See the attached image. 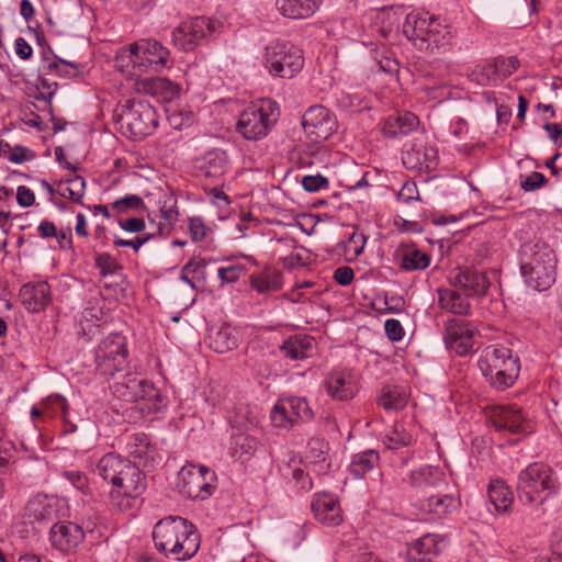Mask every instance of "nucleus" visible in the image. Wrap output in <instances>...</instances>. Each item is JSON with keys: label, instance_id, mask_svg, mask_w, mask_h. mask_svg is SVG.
<instances>
[{"label": "nucleus", "instance_id": "nucleus-56", "mask_svg": "<svg viewBox=\"0 0 562 562\" xmlns=\"http://www.w3.org/2000/svg\"><path fill=\"white\" fill-rule=\"evenodd\" d=\"M328 179L322 175H308L302 179V187L307 192H317L323 188H328Z\"/></svg>", "mask_w": 562, "mask_h": 562}, {"label": "nucleus", "instance_id": "nucleus-14", "mask_svg": "<svg viewBox=\"0 0 562 562\" xmlns=\"http://www.w3.org/2000/svg\"><path fill=\"white\" fill-rule=\"evenodd\" d=\"M302 126L312 142L321 143L336 132L337 120L325 106L313 105L303 114Z\"/></svg>", "mask_w": 562, "mask_h": 562}, {"label": "nucleus", "instance_id": "nucleus-48", "mask_svg": "<svg viewBox=\"0 0 562 562\" xmlns=\"http://www.w3.org/2000/svg\"><path fill=\"white\" fill-rule=\"evenodd\" d=\"M139 385V376L133 373H127L123 376L122 381H117L111 385L113 395L126 403L133 398L135 389Z\"/></svg>", "mask_w": 562, "mask_h": 562}, {"label": "nucleus", "instance_id": "nucleus-60", "mask_svg": "<svg viewBox=\"0 0 562 562\" xmlns=\"http://www.w3.org/2000/svg\"><path fill=\"white\" fill-rule=\"evenodd\" d=\"M397 201L409 203L419 200V192L415 182H405L396 194Z\"/></svg>", "mask_w": 562, "mask_h": 562}, {"label": "nucleus", "instance_id": "nucleus-29", "mask_svg": "<svg viewBox=\"0 0 562 562\" xmlns=\"http://www.w3.org/2000/svg\"><path fill=\"white\" fill-rule=\"evenodd\" d=\"M460 499L448 490L439 487L436 493H426L420 501V508L437 516L446 515L458 509Z\"/></svg>", "mask_w": 562, "mask_h": 562}, {"label": "nucleus", "instance_id": "nucleus-8", "mask_svg": "<svg viewBox=\"0 0 562 562\" xmlns=\"http://www.w3.org/2000/svg\"><path fill=\"white\" fill-rule=\"evenodd\" d=\"M128 58L133 69L139 74L160 72L170 65V52L160 42L153 38H142L123 53Z\"/></svg>", "mask_w": 562, "mask_h": 562}, {"label": "nucleus", "instance_id": "nucleus-46", "mask_svg": "<svg viewBox=\"0 0 562 562\" xmlns=\"http://www.w3.org/2000/svg\"><path fill=\"white\" fill-rule=\"evenodd\" d=\"M308 453L307 459L311 463L318 467V471L323 472L329 469L328 443L323 439L312 438L308 440Z\"/></svg>", "mask_w": 562, "mask_h": 562}, {"label": "nucleus", "instance_id": "nucleus-10", "mask_svg": "<svg viewBox=\"0 0 562 562\" xmlns=\"http://www.w3.org/2000/svg\"><path fill=\"white\" fill-rule=\"evenodd\" d=\"M215 474L207 467L187 464L178 473L177 487L190 499H205L214 488Z\"/></svg>", "mask_w": 562, "mask_h": 562}, {"label": "nucleus", "instance_id": "nucleus-63", "mask_svg": "<svg viewBox=\"0 0 562 562\" xmlns=\"http://www.w3.org/2000/svg\"><path fill=\"white\" fill-rule=\"evenodd\" d=\"M119 226L128 233H140L145 229L146 224L143 218L139 217H131L119 221Z\"/></svg>", "mask_w": 562, "mask_h": 562}, {"label": "nucleus", "instance_id": "nucleus-19", "mask_svg": "<svg viewBox=\"0 0 562 562\" xmlns=\"http://www.w3.org/2000/svg\"><path fill=\"white\" fill-rule=\"evenodd\" d=\"M63 503L55 497L36 495L25 506V515L31 521L38 524H54L60 518Z\"/></svg>", "mask_w": 562, "mask_h": 562}, {"label": "nucleus", "instance_id": "nucleus-31", "mask_svg": "<svg viewBox=\"0 0 562 562\" xmlns=\"http://www.w3.org/2000/svg\"><path fill=\"white\" fill-rule=\"evenodd\" d=\"M133 398L130 403H139L140 411L157 412L162 405V396L160 391L154 383L139 378V385L132 394Z\"/></svg>", "mask_w": 562, "mask_h": 562}, {"label": "nucleus", "instance_id": "nucleus-12", "mask_svg": "<svg viewBox=\"0 0 562 562\" xmlns=\"http://www.w3.org/2000/svg\"><path fill=\"white\" fill-rule=\"evenodd\" d=\"M216 26L215 21L204 16L190 19L173 30L172 42L182 50H193L202 40L215 33Z\"/></svg>", "mask_w": 562, "mask_h": 562}, {"label": "nucleus", "instance_id": "nucleus-24", "mask_svg": "<svg viewBox=\"0 0 562 562\" xmlns=\"http://www.w3.org/2000/svg\"><path fill=\"white\" fill-rule=\"evenodd\" d=\"M200 535L193 524L184 519L182 528L176 538L170 555L177 561H187L193 558L200 549Z\"/></svg>", "mask_w": 562, "mask_h": 562}, {"label": "nucleus", "instance_id": "nucleus-26", "mask_svg": "<svg viewBox=\"0 0 562 562\" xmlns=\"http://www.w3.org/2000/svg\"><path fill=\"white\" fill-rule=\"evenodd\" d=\"M19 296L30 313H40L50 302V286L45 281L25 283L21 286Z\"/></svg>", "mask_w": 562, "mask_h": 562}, {"label": "nucleus", "instance_id": "nucleus-25", "mask_svg": "<svg viewBox=\"0 0 562 562\" xmlns=\"http://www.w3.org/2000/svg\"><path fill=\"white\" fill-rule=\"evenodd\" d=\"M445 539L435 533H426L407 546V558L413 562H430L443 549Z\"/></svg>", "mask_w": 562, "mask_h": 562}, {"label": "nucleus", "instance_id": "nucleus-11", "mask_svg": "<svg viewBox=\"0 0 562 562\" xmlns=\"http://www.w3.org/2000/svg\"><path fill=\"white\" fill-rule=\"evenodd\" d=\"M314 414L303 397L286 396L279 398L270 412V419L276 427L288 428L299 422H310Z\"/></svg>", "mask_w": 562, "mask_h": 562}, {"label": "nucleus", "instance_id": "nucleus-55", "mask_svg": "<svg viewBox=\"0 0 562 562\" xmlns=\"http://www.w3.org/2000/svg\"><path fill=\"white\" fill-rule=\"evenodd\" d=\"M548 182L546 176L538 171H532L520 181V189L525 192H532L542 187Z\"/></svg>", "mask_w": 562, "mask_h": 562}, {"label": "nucleus", "instance_id": "nucleus-64", "mask_svg": "<svg viewBox=\"0 0 562 562\" xmlns=\"http://www.w3.org/2000/svg\"><path fill=\"white\" fill-rule=\"evenodd\" d=\"M16 202L21 207L32 206L35 202V194L30 188L19 186L16 189Z\"/></svg>", "mask_w": 562, "mask_h": 562}, {"label": "nucleus", "instance_id": "nucleus-59", "mask_svg": "<svg viewBox=\"0 0 562 562\" xmlns=\"http://www.w3.org/2000/svg\"><path fill=\"white\" fill-rule=\"evenodd\" d=\"M64 476L79 491L83 494L89 493V481L87 475L80 471H65Z\"/></svg>", "mask_w": 562, "mask_h": 562}, {"label": "nucleus", "instance_id": "nucleus-41", "mask_svg": "<svg viewBox=\"0 0 562 562\" xmlns=\"http://www.w3.org/2000/svg\"><path fill=\"white\" fill-rule=\"evenodd\" d=\"M487 493L491 503L497 512L506 513L512 507L514 494L504 480H492Z\"/></svg>", "mask_w": 562, "mask_h": 562}, {"label": "nucleus", "instance_id": "nucleus-6", "mask_svg": "<svg viewBox=\"0 0 562 562\" xmlns=\"http://www.w3.org/2000/svg\"><path fill=\"white\" fill-rule=\"evenodd\" d=\"M303 65L302 49L289 41L276 40L265 47L263 67L272 77L291 79Z\"/></svg>", "mask_w": 562, "mask_h": 562}, {"label": "nucleus", "instance_id": "nucleus-44", "mask_svg": "<svg viewBox=\"0 0 562 562\" xmlns=\"http://www.w3.org/2000/svg\"><path fill=\"white\" fill-rule=\"evenodd\" d=\"M378 403L386 411H398L406 406L407 396L401 387L386 385L382 387Z\"/></svg>", "mask_w": 562, "mask_h": 562}, {"label": "nucleus", "instance_id": "nucleus-9", "mask_svg": "<svg viewBox=\"0 0 562 562\" xmlns=\"http://www.w3.org/2000/svg\"><path fill=\"white\" fill-rule=\"evenodd\" d=\"M125 336L113 333L106 336L94 350L95 371L102 376H114L128 364Z\"/></svg>", "mask_w": 562, "mask_h": 562}, {"label": "nucleus", "instance_id": "nucleus-45", "mask_svg": "<svg viewBox=\"0 0 562 562\" xmlns=\"http://www.w3.org/2000/svg\"><path fill=\"white\" fill-rule=\"evenodd\" d=\"M400 268L405 271L425 270L430 257L416 248H407L398 255Z\"/></svg>", "mask_w": 562, "mask_h": 562}, {"label": "nucleus", "instance_id": "nucleus-5", "mask_svg": "<svg viewBox=\"0 0 562 562\" xmlns=\"http://www.w3.org/2000/svg\"><path fill=\"white\" fill-rule=\"evenodd\" d=\"M280 117V109L271 99L251 103L243 110L236 123V131L248 140L265 138Z\"/></svg>", "mask_w": 562, "mask_h": 562}, {"label": "nucleus", "instance_id": "nucleus-36", "mask_svg": "<svg viewBox=\"0 0 562 562\" xmlns=\"http://www.w3.org/2000/svg\"><path fill=\"white\" fill-rule=\"evenodd\" d=\"M409 483L412 486L420 488L424 495L431 493L430 488L443 487V490H449L448 483L443 480L440 471L430 467L413 471L409 475Z\"/></svg>", "mask_w": 562, "mask_h": 562}, {"label": "nucleus", "instance_id": "nucleus-7", "mask_svg": "<svg viewBox=\"0 0 562 562\" xmlns=\"http://www.w3.org/2000/svg\"><path fill=\"white\" fill-rule=\"evenodd\" d=\"M117 122L126 137L140 140L154 133L158 126V115L147 101L127 100L122 106Z\"/></svg>", "mask_w": 562, "mask_h": 562}, {"label": "nucleus", "instance_id": "nucleus-1", "mask_svg": "<svg viewBox=\"0 0 562 562\" xmlns=\"http://www.w3.org/2000/svg\"><path fill=\"white\" fill-rule=\"evenodd\" d=\"M93 471L111 484L110 502L121 512L132 509L147 488L146 475L139 467L115 452L102 456Z\"/></svg>", "mask_w": 562, "mask_h": 562}, {"label": "nucleus", "instance_id": "nucleus-35", "mask_svg": "<svg viewBox=\"0 0 562 562\" xmlns=\"http://www.w3.org/2000/svg\"><path fill=\"white\" fill-rule=\"evenodd\" d=\"M207 339L210 348L218 353H224L237 348L239 342L237 331L226 324L212 327L209 330Z\"/></svg>", "mask_w": 562, "mask_h": 562}, {"label": "nucleus", "instance_id": "nucleus-16", "mask_svg": "<svg viewBox=\"0 0 562 562\" xmlns=\"http://www.w3.org/2000/svg\"><path fill=\"white\" fill-rule=\"evenodd\" d=\"M475 328L462 319L452 318L446 323L445 341L451 351L464 357L473 351Z\"/></svg>", "mask_w": 562, "mask_h": 562}, {"label": "nucleus", "instance_id": "nucleus-37", "mask_svg": "<svg viewBox=\"0 0 562 562\" xmlns=\"http://www.w3.org/2000/svg\"><path fill=\"white\" fill-rule=\"evenodd\" d=\"M322 0H277L276 5L283 16L307 19L321 7Z\"/></svg>", "mask_w": 562, "mask_h": 562}, {"label": "nucleus", "instance_id": "nucleus-42", "mask_svg": "<svg viewBox=\"0 0 562 562\" xmlns=\"http://www.w3.org/2000/svg\"><path fill=\"white\" fill-rule=\"evenodd\" d=\"M161 222L157 225V231L160 236L170 233L179 218V209L177 199L170 194L161 202L160 209Z\"/></svg>", "mask_w": 562, "mask_h": 562}, {"label": "nucleus", "instance_id": "nucleus-34", "mask_svg": "<svg viewBox=\"0 0 562 562\" xmlns=\"http://www.w3.org/2000/svg\"><path fill=\"white\" fill-rule=\"evenodd\" d=\"M431 16L428 12H411L406 15L402 27L403 34L416 47L425 40Z\"/></svg>", "mask_w": 562, "mask_h": 562}, {"label": "nucleus", "instance_id": "nucleus-13", "mask_svg": "<svg viewBox=\"0 0 562 562\" xmlns=\"http://www.w3.org/2000/svg\"><path fill=\"white\" fill-rule=\"evenodd\" d=\"M402 161L407 170L429 172L435 170L438 165V151L422 135L404 145Z\"/></svg>", "mask_w": 562, "mask_h": 562}, {"label": "nucleus", "instance_id": "nucleus-33", "mask_svg": "<svg viewBox=\"0 0 562 562\" xmlns=\"http://www.w3.org/2000/svg\"><path fill=\"white\" fill-rule=\"evenodd\" d=\"M419 124L418 117L411 112H403L390 115L383 123V134L389 137L405 136L414 131Z\"/></svg>", "mask_w": 562, "mask_h": 562}, {"label": "nucleus", "instance_id": "nucleus-18", "mask_svg": "<svg viewBox=\"0 0 562 562\" xmlns=\"http://www.w3.org/2000/svg\"><path fill=\"white\" fill-rule=\"evenodd\" d=\"M450 280L454 288L461 290L469 297L484 295L491 285L485 272L468 267L454 269Z\"/></svg>", "mask_w": 562, "mask_h": 562}, {"label": "nucleus", "instance_id": "nucleus-57", "mask_svg": "<svg viewBox=\"0 0 562 562\" xmlns=\"http://www.w3.org/2000/svg\"><path fill=\"white\" fill-rule=\"evenodd\" d=\"M189 232L193 241H201L206 237L207 227L200 216L189 218Z\"/></svg>", "mask_w": 562, "mask_h": 562}, {"label": "nucleus", "instance_id": "nucleus-49", "mask_svg": "<svg viewBox=\"0 0 562 562\" xmlns=\"http://www.w3.org/2000/svg\"><path fill=\"white\" fill-rule=\"evenodd\" d=\"M258 440L247 434H237L233 437L232 446L235 454L245 460L249 459L258 449Z\"/></svg>", "mask_w": 562, "mask_h": 562}, {"label": "nucleus", "instance_id": "nucleus-62", "mask_svg": "<svg viewBox=\"0 0 562 562\" xmlns=\"http://www.w3.org/2000/svg\"><path fill=\"white\" fill-rule=\"evenodd\" d=\"M341 105L350 108L352 111H361L367 108L363 100L358 94L342 92L339 99Z\"/></svg>", "mask_w": 562, "mask_h": 562}, {"label": "nucleus", "instance_id": "nucleus-28", "mask_svg": "<svg viewBox=\"0 0 562 562\" xmlns=\"http://www.w3.org/2000/svg\"><path fill=\"white\" fill-rule=\"evenodd\" d=\"M315 518L328 526H338L342 521L341 508L333 494H317L312 502Z\"/></svg>", "mask_w": 562, "mask_h": 562}, {"label": "nucleus", "instance_id": "nucleus-47", "mask_svg": "<svg viewBox=\"0 0 562 562\" xmlns=\"http://www.w3.org/2000/svg\"><path fill=\"white\" fill-rule=\"evenodd\" d=\"M85 179L80 176H72L59 182L57 192L65 199H69L74 202H80L85 195Z\"/></svg>", "mask_w": 562, "mask_h": 562}, {"label": "nucleus", "instance_id": "nucleus-27", "mask_svg": "<svg viewBox=\"0 0 562 562\" xmlns=\"http://www.w3.org/2000/svg\"><path fill=\"white\" fill-rule=\"evenodd\" d=\"M453 32L451 26L443 23L439 16L432 15L430 25L427 30L426 37L423 42L417 44V48L420 50H439L446 49L452 42Z\"/></svg>", "mask_w": 562, "mask_h": 562}, {"label": "nucleus", "instance_id": "nucleus-50", "mask_svg": "<svg viewBox=\"0 0 562 562\" xmlns=\"http://www.w3.org/2000/svg\"><path fill=\"white\" fill-rule=\"evenodd\" d=\"M94 263L102 277L114 276L123 270V266L109 252L95 254Z\"/></svg>", "mask_w": 562, "mask_h": 562}, {"label": "nucleus", "instance_id": "nucleus-51", "mask_svg": "<svg viewBox=\"0 0 562 562\" xmlns=\"http://www.w3.org/2000/svg\"><path fill=\"white\" fill-rule=\"evenodd\" d=\"M413 441L412 435L405 431L403 427L394 426L389 434L384 436V445L392 450L409 446Z\"/></svg>", "mask_w": 562, "mask_h": 562}, {"label": "nucleus", "instance_id": "nucleus-20", "mask_svg": "<svg viewBox=\"0 0 562 562\" xmlns=\"http://www.w3.org/2000/svg\"><path fill=\"white\" fill-rule=\"evenodd\" d=\"M228 167L226 151L215 148L196 161L198 176L210 183L220 184Z\"/></svg>", "mask_w": 562, "mask_h": 562}, {"label": "nucleus", "instance_id": "nucleus-39", "mask_svg": "<svg viewBox=\"0 0 562 562\" xmlns=\"http://www.w3.org/2000/svg\"><path fill=\"white\" fill-rule=\"evenodd\" d=\"M315 347V340L311 336H293L283 341L280 350L285 358L303 360L311 357Z\"/></svg>", "mask_w": 562, "mask_h": 562}, {"label": "nucleus", "instance_id": "nucleus-58", "mask_svg": "<svg viewBox=\"0 0 562 562\" xmlns=\"http://www.w3.org/2000/svg\"><path fill=\"white\" fill-rule=\"evenodd\" d=\"M245 271L243 265H232L229 267H221L217 270V276L225 283H235L241 273Z\"/></svg>", "mask_w": 562, "mask_h": 562}, {"label": "nucleus", "instance_id": "nucleus-32", "mask_svg": "<svg viewBox=\"0 0 562 562\" xmlns=\"http://www.w3.org/2000/svg\"><path fill=\"white\" fill-rule=\"evenodd\" d=\"M133 398L130 403H139L140 411L157 412L162 405V396L160 391L154 383L139 378V385L132 394Z\"/></svg>", "mask_w": 562, "mask_h": 562}, {"label": "nucleus", "instance_id": "nucleus-23", "mask_svg": "<svg viewBox=\"0 0 562 562\" xmlns=\"http://www.w3.org/2000/svg\"><path fill=\"white\" fill-rule=\"evenodd\" d=\"M184 518L169 516L160 519L154 527L153 540L158 551L166 557L170 555L176 538L182 528Z\"/></svg>", "mask_w": 562, "mask_h": 562}, {"label": "nucleus", "instance_id": "nucleus-15", "mask_svg": "<svg viewBox=\"0 0 562 562\" xmlns=\"http://www.w3.org/2000/svg\"><path fill=\"white\" fill-rule=\"evenodd\" d=\"M490 419L497 431H506L516 435L531 431L527 416L521 407L516 404L495 406L491 412Z\"/></svg>", "mask_w": 562, "mask_h": 562}, {"label": "nucleus", "instance_id": "nucleus-17", "mask_svg": "<svg viewBox=\"0 0 562 562\" xmlns=\"http://www.w3.org/2000/svg\"><path fill=\"white\" fill-rule=\"evenodd\" d=\"M86 531L82 525L68 520H57L49 530L52 546L63 552L77 548L85 540Z\"/></svg>", "mask_w": 562, "mask_h": 562}, {"label": "nucleus", "instance_id": "nucleus-61", "mask_svg": "<svg viewBox=\"0 0 562 562\" xmlns=\"http://www.w3.org/2000/svg\"><path fill=\"white\" fill-rule=\"evenodd\" d=\"M384 329L387 338L392 341H400L404 337L403 326L397 319H386L384 324Z\"/></svg>", "mask_w": 562, "mask_h": 562}, {"label": "nucleus", "instance_id": "nucleus-3", "mask_svg": "<svg viewBox=\"0 0 562 562\" xmlns=\"http://www.w3.org/2000/svg\"><path fill=\"white\" fill-rule=\"evenodd\" d=\"M560 488L557 472L542 462H533L518 473L516 492L524 505H535L540 510L548 496L555 495Z\"/></svg>", "mask_w": 562, "mask_h": 562}, {"label": "nucleus", "instance_id": "nucleus-54", "mask_svg": "<svg viewBox=\"0 0 562 562\" xmlns=\"http://www.w3.org/2000/svg\"><path fill=\"white\" fill-rule=\"evenodd\" d=\"M374 59L380 71L389 75H394L398 71V61L393 56L389 55L385 48L376 50Z\"/></svg>", "mask_w": 562, "mask_h": 562}, {"label": "nucleus", "instance_id": "nucleus-40", "mask_svg": "<svg viewBox=\"0 0 562 562\" xmlns=\"http://www.w3.org/2000/svg\"><path fill=\"white\" fill-rule=\"evenodd\" d=\"M250 286L260 294L279 291L282 288V273L267 266L250 276Z\"/></svg>", "mask_w": 562, "mask_h": 562}, {"label": "nucleus", "instance_id": "nucleus-52", "mask_svg": "<svg viewBox=\"0 0 562 562\" xmlns=\"http://www.w3.org/2000/svg\"><path fill=\"white\" fill-rule=\"evenodd\" d=\"M128 453L135 459L144 458L149 450V441L145 434L132 435L126 443Z\"/></svg>", "mask_w": 562, "mask_h": 562}, {"label": "nucleus", "instance_id": "nucleus-4", "mask_svg": "<svg viewBox=\"0 0 562 562\" xmlns=\"http://www.w3.org/2000/svg\"><path fill=\"white\" fill-rule=\"evenodd\" d=\"M477 366L486 381L494 389L501 391L512 386L520 371L519 358L504 346L486 347Z\"/></svg>", "mask_w": 562, "mask_h": 562}, {"label": "nucleus", "instance_id": "nucleus-21", "mask_svg": "<svg viewBox=\"0 0 562 562\" xmlns=\"http://www.w3.org/2000/svg\"><path fill=\"white\" fill-rule=\"evenodd\" d=\"M519 66L520 63L515 56H498L475 70L474 75L481 77L477 79L481 85H491L509 77Z\"/></svg>", "mask_w": 562, "mask_h": 562}, {"label": "nucleus", "instance_id": "nucleus-38", "mask_svg": "<svg viewBox=\"0 0 562 562\" xmlns=\"http://www.w3.org/2000/svg\"><path fill=\"white\" fill-rule=\"evenodd\" d=\"M461 290L456 289H439L438 290V304L442 310H446L456 315H468L470 313L469 296L460 293Z\"/></svg>", "mask_w": 562, "mask_h": 562}, {"label": "nucleus", "instance_id": "nucleus-2", "mask_svg": "<svg viewBox=\"0 0 562 562\" xmlns=\"http://www.w3.org/2000/svg\"><path fill=\"white\" fill-rule=\"evenodd\" d=\"M520 269L526 283L537 291L547 290L557 276L553 249L542 240L525 243L519 251Z\"/></svg>", "mask_w": 562, "mask_h": 562}, {"label": "nucleus", "instance_id": "nucleus-22", "mask_svg": "<svg viewBox=\"0 0 562 562\" xmlns=\"http://www.w3.org/2000/svg\"><path fill=\"white\" fill-rule=\"evenodd\" d=\"M135 90L156 98L161 102H171L179 98L181 87L165 77L143 78L135 82Z\"/></svg>", "mask_w": 562, "mask_h": 562}, {"label": "nucleus", "instance_id": "nucleus-43", "mask_svg": "<svg viewBox=\"0 0 562 562\" xmlns=\"http://www.w3.org/2000/svg\"><path fill=\"white\" fill-rule=\"evenodd\" d=\"M379 453L375 450H366L352 457L349 472L355 479H362L379 464Z\"/></svg>", "mask_w": 562, "mask_h": 562}, {"label": "nucleus", "instance_id": "nucleus-53", "mask_svg": "<svg viewBox=\"0 0 562 562\" xmlns=\"http://www.w3.org/2000/svg\"><path fill=\"white\" fill-rule=\"evenodd\" d=\"M112 209L117 213H125L128 210H145L146 205L143 199L136 194L125 195L121 199L115 200L111 204Z\"/></svg>", "mask_w": 562, "mask_h": 562}, {"label": "nucleus", "instance_id": "nucleus-30", "mask_svg": "<svg viewBox=\"0 0 562 562\" xmlns=\"http://www.w3.org/2000/svg\"><path fill=\"white\" fill-rule=\"evenodd\" d=\"M328 395L338 401H348L356 394L352 376L345 370H334L326 379Z\"/></svg>", "mask_w": 562, "mask_h": 562}]
</instances>
